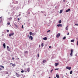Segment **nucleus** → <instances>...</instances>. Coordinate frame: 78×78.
Here are the masks:
<instances>
[{
	"label": "nucleus",
	"instance_id": "1",
	"mask_svg": "<svg viewBox=\"0 0 78 78\" xmlns=\"http://www.w3.org/2000/svg\"><path fill=\"white\" fill-rule=\"evenodd\" d=\"M73 53V49H72L71 50V53L70 54V56H72V54Z\"/></svg>",
	"mask_w": 78,
	"mask_h": 78
},
{
	"label": "nucleus",
	"instance_id": "2",
	"mask_svg": "<svg viewBox=\"0 0 78 78\" xmlns=\"http://www.w3.org/2000/svg\"><path fill=\"white\" fill-rule=\"evenodd\" d=\"M66 69H68V70H71V67H69V66H67L66 67Z\"/></svg>",
	"mask_w": 78,
	"mask_h": 78
},
{
	"label": "nucleus",
	"instance_id": "3",
	"mask_svg": "<svg viewBox=\"0 0 78 78\" xmlns=\"http://www.w3.org/2000/svg\"><path fill=\"white\" fill-rule=\"evenodd\" d=\"M29 39H30V40H33V37L32 36H30L29 37Z\"/></svg>",
	"mask_w": 78,
	"mask_h": 78
},
{
	"label": "nucleus",
	"instance_id": "4",
	"mask_svg": "<svg viewBox=\"0 0 78 78\" xmlns=\"http://www.w3.org/2000/svg\"><path fill=\"white\" fill-rule=\"evenodd\" d=\"M60 35L61 34L59 33L57 34V35H56L57 37V38L59 37V36H60Z\"/></svg>",
	"mask_w": 78,
	"mask_h": 78
},
{
	"label": "nucleus",
	"instance_id": "5",
	"mask_svg": "<svg viewBox=\"0 0 78 78\" xmlns=\"http://www.w3.org/2000/svg\"><path fill=\"white\" fill-rule=\"evenodd\" d=\"M14 33H13L12 34H9V36L10 37H11V36H13V35H14Z\"/></svg>",
	"mask_w": 78,
	"mask_h": 78
},
{
	"label": "nucleus",
	"instance_id": "6",
	"mask_svg": "<svg viewBox=\"0 0 78 78\" xmlns=\"http://www.w3.org/2000/svg\"><path fill=\"white\" fill-rule=\"evenodd\" d=\"M57 26L58 27H62V24H58L57 25Z\"/></svg>",
	"mask_w": 78,
	"mask_h": 78
},
{
	"label": "nucleus",
	"instance_id": "7",
	"mask_svg": "<svg viewBox=\"0 0 78 78\" xmlns=\"http://www.w3.org/2000/svg\"><path fill=\"white\" fill-rule=\"evenodd\" d=\"M55 67H57V66H58V65H59V63H55Z\"/></svg>",
	"mask_w": 78,
	"mask_h": 78
},
{
	"label": "nucleus",
	"instance_id": "8",
	"mask_svg": "<svg viewBox=\"0 0 78 78\" xmlns=\"http://www.w3.org/2000/svg\"><path fill=\"white\" fill-rule=\"evenodd\" d=\"M16 75H17L16 76L17 77H19V76H20V74H19L17 73H16Z\"/></svg>",
	"mask_w": 78,
	"mask_h": 78
},
{
	"label": "nucleus",
	"instance_id": "9",
	"mask_svg": "<svg viewBox=\"0 0 78 78\" xmlns=\"http://www.w3.org/2000/svg\"><path fill=\"white\" fill-rule=\"evenodd\" d=\"M29 34L30 36H31V35H33V33H32L31 32H30Z\"/></svg>",
	"mask_w": 78,
	"mask_h": 78
},
{
	"label": "nucleus",
	"instance_id": "10",
	"mask_svg": "<svg viewBox=\"0 0 78 78\" xmlns=\"http://www.w3.org/2000/svg\"><path fill=\"white\" fill-rule=\"evenodd\" d=\"M70 9H69L68 10H66V12H69V11H70Z\"/></svg>",
	"mask_w": 78,
	"mask_h": 78
},
{
	"label": "nucleus",
	"instance_id": "11",
	"mask_svg": "<svg viewBox=\"0 0 78 78\" xmlns=\"http://www.w3.org/2000/svg\"><path fill=\"white\" fill-rule=\"evenodd\" d=\"M3 46L4 48H6V45H5V43L3 44Z\"/></svg>",
	"mask_w": 78,
	"mask_h": 78
},
{
	"label": "nucleus",
	"instance_id": "12",
	"mask_svg": "<svg viewBox=\"0 0 78 78\" xmlns=\"http://www.w3.org/2000/svg\"><path fill=\"white\" fill-rule=\"evenodd\" d=\"M43 40H45V41H46V40H47V37H45L44 38H43Z\"/></svg>",
	"mask_w": 78,
	"mask_h": 78
},
{
	"label": "nucleus",
	"instance_id": "13",
	"mask_svg": "<svg viewBox=\"0 0 78 78\" xmlns=\"http://www.w3.org/2000/svg\"><path fill=\"white\" fill-rule=\"evenodd\" d=\"M56 77L58 78H59V76L57 74L56 75Z\"/></svg>",
	"mask_w": 78,
	"mask_h": 78
},
{
	"label": "nucleus",
	"instance_id": "14",
	"mask_svg": "<svg viewBox=\"0 0 78 78\" xmlns=\"http://www.w3.org/2000/svg\"><path fill=\"white\" fill-rule=\"evenodd\" d=\"M27 71L28 72H30V68H27Z\"/></svg>",
	"mask_w": 78,
	"mask_h": 78
},
{
	"label": "nucleus",
	"instance_id": "15",
	"mask_svg": "<svg viewBox=\"0 0 78 78\" xmlns=\"http://www.w3.org/2000/svg\"><path fill=\"white\" fill-rule=\"evenodd\" d=\"M74 41H75V40H71V42H74Z\"/></svg>",
	"mask_w": 78,
	"mask_h": 78
},
{
	"label": "nucleus",
	"instance_id": "16",
	"mask_svg": "<svg viewBox=\"0 0 78 78\" xmlns=\"http://www.w3.org/2000/svg\"><path fill=\"white\" fill-rule=\"evenodd\" d=\"M43 63H45V62H46V61L45 60H43Z\"/></svg>",
	"mask_w": 78,
	"mask_h": 78
},
{
	"label": "nucleus",
	"instance_id": "17",
	"mask_svg": "<svg viewBox=\"0 0 78 78\" xmlns=\"http://www.w3.org/2000/svg\"><path fill=\"white\" fill-rule=\"evenodd\" d=\"M8 19L10 20H11L12 19V17H11L10 18H9Z\"/></svg>",
	"mask_w": 78,
	"mask_h": 78
},
{
	"label": "nucleus",
	"instance_id": "18",
	"mask_svg": "<svg viewBox=\"0 0 78 78\" xmlns=\"http://www.w3.org/2000/svg\"><path fill=\"white\" fill-rule=\"evenodd\" d=\"M72 73H73V71H71L70 72V74H72Z\"/></svg>",
	"mask_w": 78,
	"mask_h": 78
},
{
	"label": "nucleus",
	"instance_id": "19",
	"mask_svg": "<svg viewBox=\"0 0 78 78\" xmlns=\"http://www.w3.org/2000/svg\"><path fill=\"white\" fill-rule=\"evenodd\" d=\"M68 27V26H67V27L66 28V30H68V28L67 27Z\"/></svg>",
	"mask_w": 78,
	"mask_h": 78
},
{
	"label": "nucleus",
	"instance_id": "20",
	"mask_svg": "<svg viewBox=\"0 0 78 78\" xmlns=\"http://www.w3.org/2000/svg\"><path fill=\"white\" fill-rule=\"evenodd\" d=\"M12 66L13 67H14V66H16V65L13 64H12Z\"/></svg>",
	"mask_w": 78,
	"mask_h": 78
},
{
	"label": "nucleus",
	"instance_id": "21",
	"mask_svg": "<svg viewBox=\"0 0 78 78\" xmlns=\"http://www.w3.org/2000/svg\"><path fill=\"white\" fill-rule=\"evenodd\" d=\"M7 24L8 25H10V23L9 22H8L7 23Z\"/></svg>",
	"mask_w": 78,
	"mask_h": 78
},
{
	"label": "nucleus",
	"instance_id": "22",
	"mask_svg": "<svg viewBox=\"0 0 78 78\" xmlns=\"http://www.w3.org/2000/svg\"><path fill=\"white\" fill-rule=\"evenodd\" d=\"M58 23H61V20H60L59 21Z\"/></svg>",
	"mask_w": 78,
	"mask_h": 78
},
{
	"label": "nucleus",
	"instance_id": "23",
	"mask_svg": "<svg viewBox=\"0 0 78 78\" xmlns=\"http://www.w3.org/2000/svg\"><path fill=\"white\" fill-rule=\"evenodd\" d=\"M66 37H64L63 38V40H64L65 39H66Z\"/></svg>",
	"mask_w": 78,
	"mask_h": 78
},
{
	"label": "nucleus",
	"instance_id": "24",
	"mask_svg": "<svg viewBox=\"0 0 78 78\" xmlns=\"http://www.w3.org/2000/svg\"><path fill=\"white\" fill-rule=\"evenodd\" d=\"M0 66L1 67H2V68H4V66Z\"/></svg>",
	"mask_w": 78,
	"mask_h": 78
},
{
	"label": "nucleus",
	"instance_id": "25",
	"mask_svg": "<svg viewBox=\"0 0 78 78\" xmlns=\"http://www.w3.org/2000/svg\"><path fill=\"white\" fill-rule=\"evenodd\" d=\"M21 73H23V72H24V71H23V70L21 71Z\"/></svg>",
	"mask_w": 78,
	"mask_h": 78
},
{
	"label": "nucleus",
	"instance_id": "26",
	"mask_svg": "<svg viewBox=\"0 0 78 78\" xmlns=\"http://www.w3.org/2000/svg\"><path fill=\"white\" fill-rule=\"evenodd\" d=\"M41 46H42V47L44 46V44L43 43L41 44Z\"/></svg>",
	"mask_w": 78,
	"mask_h": 78
},
{
	"label": "nucleus",
	"instance_id": "27",
	"mask_svg": "<svg viewBox=\"0 0 78 78\" xmlns=\"http://www.w3.org/2000/svg\"><path fill=\"white\" fill-rule=\"evenodd\" d=\"M5 74H8V72L7 71L5 73Z\"/></svg>",
	"mask_w": 78,
	"mask_h": 78
},
{
	"label": "nucleus",
	"instance_id": "28",
	"mask_svg": "<svg viewBox=\"0 0 78 78\" xmlns=\"http://www.w3.org/2000/svg\"><path fill=\"white\" fill-rule=\"evenodd\" d=\"M58 69H59V68L55 69V70H58Z\"/></svg>",
	"mask_w": 78,
	"mask_h": 78
},
{
	"label": "nucleus",
	"instance_id": "29",
	"mask_svg": "<svg viewBox=\"0 0 78 78\" xmlns=\"http://www.w3.org/2000/svg\"><path fill=\"white\" fill-rule=\"evenodd\" d=\"M37 57H39V53L37 54Z\"/></svg>",
	"mask_w": 78,
	"mask_h": 78
},
{
	"label": "nucleus",
	"instance_id": "30",
	"mask_svg": "<svg viewBox=\"0 0 78 78\" xmlns=\"http://www.w3.org/2000/svg\"><path fill=\"white\" fill-rule=\"evenodd\" d=\"M50 30H49L47 31V33H48V32H50Z\"/></svg>",
	"mask_w": 78,
	"mask_h": 78
},
{
	"label": "nucleus",
	"instance_id": "31",
	"mask_svg": "<svg viewBox=\"0 0 78 78\" xmlns=\"http://www.w3.org/2000/svg\"><path fill=\"white\" fill-rule=\"evenodd\" d=\"M28 53V51H24V53Z\"/></svg>",
	"mask_w": 78,
	"mask_h": 78
},
{
	"label": "nucleus",
	"instance_id": "32",
	"mask_svg": "<svg viewBox=\"0 0 78 78\" xmlns=\"http://www.w3.org/2000/svg\"><path fill=\"white\" fill-rule=\"evenodd\" d=\"M62 10H60V13H62Z\"/></svg>",
	"mask_w": 78,
	"mask_h": 78
},
{
	"label": "nucleus",
	"instance_id": "33",
	"mask_svg": "<svg viewBox=\"0 0 78 78\" xmlns=\"http://www.w3.org/2000/svg\"><path fill=\"white\" fill-rule=\"evenodd\" d=\"M75 25H76V26H78V24H75Z\"/></svg>",
	"mask_w": 78,
	"mask_h": 78
},
{
	"label": "nucleus",
	"instance_id": "34",
	"mask_svg": "<svg viewBox=\"0 0 78 78\" xmlns=\"http://www.w3.org/2000/svg\"><path fill=\"white\" fill-rule=\"evenodd\" d=\"M19 20H20V19H19V18H18V22H19Z\"/></svg>",
	"mask_w": 78,
	"mask_h": 78
},
{
	"label": "nucleus",
	"instance_id": "35",
	"mask_svg": "<svg viewBox=\"0 0 78 78\" xmlns=\"http://www.w3.org/2000/svg\"><path fill=\"white\" fill-rule=\"evenodd\" d=\"M77 45L78 46V40L77 41Z\"/></svg>",
	"mask_w": 78,
	"mask_h": 78
},
{
	"label": "nucleus",
	"instance_id": "36",
	"mask_svg": "<svg viewBox=\"0 0 78 78\" xmlns=\"http://www.w3.org/2000/svg\"><path fill=\"white\" fill-rule=\"evenodd\" d=\"M52 72H53V69L51 71V73H52Z\"/></svg>",
	"mask_w": 78,
	"mask_h": 78
},
{
	"label": "nucleus",
	"instance_id": "37",
	"mask_svg": "<svg viewBox=\"0 0 78 78\" xmlns=\"http://www.w3.org/2000/svg\"><path fill=\"white\" fill-rule=\"evenodd\" d=\"M22 28H23V25L22 26Z\"/></svg>",
	"mask_w": 78,
	"mask_h": 78
},
{
	"label": "nucleus",
	"instance_id": "38",
	"mask_svg": "<svg viewBox=\"0 0 78 78\" xmlns=\"http://www.w3.org/2000/svg\"><path fill=\"white\" fill-rule=\"evenodd\" d=\"M20 16H21V15L20 14H19V15H18V16H19V17H20Z\"/></svg>",
	"mask_w": 78,
	"mask_h": 78
},
{
	"label": "nucleus",
	"instance_id": "39",
	"mask_svg": "<svg viewBox=\"0 0 78 78\" xmlns=\"http://www.w3.org/2000/svg\"><path fill=\"white\" fill-rule=\"evenodd\" d=\"M7 32H9V30H7Z\"/></svg>",
	"mask_w": 78,
	"mask_h": 78
},
{
	"label": "nucleus",
	"instance_id": "40",
	"mask_svg": "<svg viewBox=\"0 0 78 78\" xmlns=\"http://www.w3.org/2000/svg\"><path fill=\"white\" fill-rule=\"evenodd\" d=\"M12 59L13 60H14V57Z\"/></svg>",
	"mask_w": 78,
	"mask_h": 78
},
{
	"label": "nucleus",
	"instance_id": "41",
	"mask_svg": "<svg viewBox=\"0 0 78 78\" xmlns=\"http://www.w3.org/2000/svg\"><path fill=\"white\" fill-rule=\"evenodd\" d=\"M51 46H49V48H51Z\"/></svg>",
	"mask_w": 78,
	"mask_h": 78
},
{
	"label": "nucleus",
	"instance_id": "42",
	"mask_svg": "<svg viewBox=\"0 0 78 78\" xmlns=\"http://www.w3.org/2000/svg\"><path fill=\"white\" fill-rule=\"evenodd\" d=\"M7 49L8 48H9V47L8 46H7Z\"/></svg>",
	"mask_w": 78,
	"mask_h": 78
},
{
	"label": "nucleus",
	"instance_id": "43",
	"mask_svg": "<svg viewBox=\"0 0 78 78\" xmlns=\"http://www.w3.org/2000/svg\"><path fill=\"white\" fill-rule=\"evenodd\" d=\"M67 34V35H69V33H68Z\"/></svg>",
	"mask_w": 78,
	"mask_h": 78
},
{
	"label": "nucleus",
	"instance_id": "44",
	"mask_svg": "<svg viewBox=\"0 0 78 78\" xmlns=\"http://www.w3.org/2000/svg\"><path fill=\"white\" fill-rule=\"evenodd\" d=\"M12 63H10V65H11L12 64Z\"/></svg>",
	"mask_w": 78,
	"mask_h": 78
},
{
	"label": "nucleus",
	"instance_id": "45",
	"mask_svg": "<svg viewBox=\"0 0 78 78\" xmlns=\"http://www.w3.org/2000/svg\"><path fill=\"white\" fill-rule=\"evenodd\" d=\"M0 70H2V68H0Z\"/></svg>",
	"mask_w": 78,
	"mask_h": 78
},
{
	"label": "nucleus",
	"instance_id": "46",
	"mask_svg": "<svg viewBox=\"0 0 78 78\" xmlns=\"http://www.w3.org/2000/svg\"><path fill=\"white\" fill-rule=\"evenodd\" d=\"M39 47H41V45L40 44V45H39Z\"/></svg>",
	"mask_w": 78,
	"mask_h": 78
},
{
	"label": "nucleus",
	"instance_id": "47",
	"mask_svg": "<svg viewBox=\"0 0 78 78\" xmlns=\"http://www.w3.org/2000/svg\"><path fill=\"white\" fill-rule=\"evenodd\" d=\"M2 18V16H1V17H0V19H1V18Z\"/></svg>",
	"mask_w": 78,
	"mask_h": 78
},
{
	"label": "nucleus",
	"instance_id": "48",
	"mask_svg": "<svg viewBox=\"0 0 78 78\" xmlns=\"http://www.w3.org/2000/svg\"><path fill=\"white\" fill-rule=\"evenodd\" d=\"M15 26H16V27H17V26L16 25Z\"/></svg>",
	"mask_w": 78,
	"mask_h": 78
},
{
	"label": "nucleus",
	"instance_id": "49",
	"mask_svg": "<svg viewBox=\"0 0 78 78\" xmlns=\"http://www.w3.org/2000/svg\"><path fill=\"white\" fill-rule=\"evenodd\" d=\"M15 26H16V27H17V26L16 25Z\"/></svg>",
	"mask_w": 78,
	"mask_h": 78
},
{
	"label": "nucleus",
	"instance_id": "50",
	"mask_svg": "<svg viewBox=\"0 0 78 78\" xmlns=\"http://www.w3.org/2000/svg\"><path fill=\"white\" fill-rule=\"evenodd\" d=\"M15 26H16V27H17V26L16 25Z\"/></svg>",
	"mask_w": 78,
	"mask_h": 78
},
{
	"label": "nucleus",
	"instance_id": "51",
	"mask_svg": "<svg viewBox=\"0 0 78 78\" xmlns=\"http://www.w3.org/2000/svg\"><path fill=\"white\" fill-rule=\"evenodd\" d=\"M18 16H19V15L16 16V17H18Z\"/></svg>",
	"mask_w": 78,
	"mask_h": 78
},
{
	"label": "nucleus",
	"instance_id": "52",
	"mask_svg": "<svg viewBox=\"0 0 78 78\" xmlns=\"http://www.w3.org/2000/svg\"><path fill=\"white\" fill-rule=\"evenodd\" d=\"M14 25H16V24H14Z\"/></svg>",
	"mask_w": 78,
	"mask_h": 78
},
{
	"label": "nucleus",
	"instance_id": "53",
	"mask_svg": "<svg viewBox=\"0 0 78 78\" xmlns=\"http://www.w3.org/2000/svg\"><path fill=\"white\" fill-rule=\"evenodd\" d=\"M20 19H21V18H20Z\"/></svg>",
	"mask_w": 78,
	"mask_h": 78
},
{
	"label": "nucleus",
	"instance_id": "54",
	"mask_svg": "<svg viewBox=\"0 0 78 78\" xmlns=\"http://www.w3.org/2000/svg\"><path fill=\"white\" fill-rule=\"evenodd\" d=\"M49 78H50V77H49Z\"/></svg>",
	"mask_w": 78,
	"mask_h": 78
},
{
	"label": "nucleus",
	"instance_id": "55",
	"mask_svg": "<svg viewBox=\"0 0 78 78\" xmlns=\"http://www.w3.org/2000/svg\"><path fill=\"white\" fill-rule=\"evenodd\" d=\"M28 36H29V35L28 36Z\"/></svg>",
	"mask_w": 78,
	"mask_h": 78
}]
</instances>
